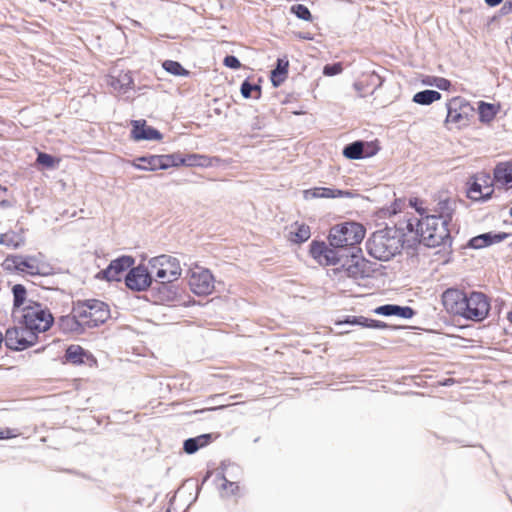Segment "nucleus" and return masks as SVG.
Returning <instances> with one entry per match:
<instances>
[{"mask_svg":"<svg viewBox=\"0 0 512 512\" xmlns=\"http://www.w3.org/2000/svg\"><path fill=\"white\" fill-rule=\"evenodd\" d=\"M441 99V94L435 90H424L413 96V102L420 105H430Z\"/></svg>","mask_w":512,"mask_h":512,"instance_id":"33","label":"nucleus"},{"mask_svg":"<svg viewBox=\"0 0 512 512\" xmlns=\"http://www.w3.org/2000/svg\"><path fill=\"white\" fill-rule=\"evenodd\" d=\"M507 237H508V234L504 233V232H502V233L489 232V233H485V234H481L476 237H473L470 240L469 245L474 249H481V248L490 246L492 244L499 243V242L505 240Z\"/></svg>","mask_w":512,"mask_h":512,"instance_id":"25","label":"nucleus"},{"mask_svg":"<svg viewBox=\"0 0 512 512\" xmlns=\"http://www.w3.org/2000/svg\"><path fill=\"white\" fill-rule=\"evenodd\" d=\"M453 208L451 203L444 201L439 203L438 214L426 215L422 219H409L407 230L416 232L420 241L428 247H436L449 238L448 223L451 221Z\"/></svg>","mask_w":512,"mask_h":512,"instance_id":"1","label":"nucleus"},{"mask_svg":"<svg viewBox=\"0 0 512 512\" xmlns=\"http://www.w3.org/2000/svg\"><path fill=\"white\" fill-rule=\"evenodd\" d=\"M291 12L295 14L299 19L305 20V21H311L312 15L309 11V9L302 5V4H296L291 7Z\"/></svg>","mask_w":512,"mask_h":512,"instance_id":"41","label":"nucleus"},{"mask_svg":"<svg viewBox=\"0 0 512 512\" xmlns=\"http://www.w3.org/2000/svg\"><path fill=\"white\" fill-rule=\"evenodd\" d=\"M58 325L63 332L80 334L84 331L85 326L82 320L77 317L75 307L71 315L60 317Z\"/></svg>","mask_w":512,"mask_h":512,"instance_id":"24","label":"nucleus"},{"mask_svg":"<svg viewBox=\"0 0 512 512\" xmlns=\"http://www.w3.org/2000/svg\"><path fill=\"white\" fill-rule=\"evenodd\" d=\"M464 309L465 312L462 313V317L481 321L488 315L490 304L483 293L473 292L469 296L466 295Z\"/></svg>","mask_w":512,"mask_h":512,"instance_id":"12","label":"nucleus"},{"mask_svg":"<svg viewBox=\"0 0 512 512\" xmlns=\"http://www.w3.org/2000/svg\"><path fill=\"white\" fill-rule=\"evenodd\" d=\"M374 313L382 316H395L402 319H410L414 315L412 308L387 304L374 309Z\"/></svg>","mask_w":512,"mask_h":512,"instance_id":"22","label":"nucleus"},{"mask_svg":"<svg viewBox=\"0 0 512 512\" xmlns=\"http://www.w3.org/2000/svg\"><path fill=\"white\" fill-rule=\"evenodd\" d=\"M472 107L461 97H454L447 103L445 124L449 130L462 129L469 125Z\"/></svg>","mask_w":512,"mask_h":512,"instance_id":"9","label":"nucleus"},{"mask_svg":"<svg viewBox=\"0 0 512 512\" xmlns=\"http://www.w3.org/2000/svg\"><path fill=\"white\" fill-rule=\"evenodd\" d=\"M493 191L490 176L486 173H479L474 177V181L468 190V197L475 201L486 200L491 197Z\"/></svg>","mask_w":512,"mask_h":512,"instance_id":"14","label":"nucleus"},{"mask_svg":"<svg viewBox=\"0 0 512 512\" xmlns=\"http://www.w3.org/2000/svg\"><path fill=\"white\" fill-rule=\"evenodd\" d=\"M506 13H512V0H507L502 8Z\"/></svg>","mask_w":512,"mask_h":512,"instance_id":"48","label":"nucleus"},{"mask_svg":"<svg viewBox=\"0 0 512 512\" xmlns=\"http://www.w3.org/2000/svg\"><path fill=\"white\" fill-rule=\"evenodd\" d=\"M15 319L33 332H46L54 322L50 311L37 302H29L24 309H18Z\"/></svg>","mask_w":512,"mask_h":512,"instance_id":"2","label":"nucleus"},{"mask_svg":"<svg viewBox=\"0 0 512 512\" xmlns=\"http://www.w3.org/2000/svg\"><path fill=\"white\" fill-rule=\"evenodd\" d=\"M108 84L118 95L126 94L133 89V79L130 72L119 71L116 75H111Z\"/></svg>","mask_w":512,"mask_h":512,"instance_id":"20","label":"nucleus"},{"mask_svg":"<svg viewBox=\"0 0 512 512\" xmlns=\"http://www.w3.org/2000/svg\"><path fill=\"white\" fill-rule=\"evenodd\" d=\"M188 284L194 294L206 296L214 291L215 279L209 269L195 265L188 271Z\"/></svg>","mask_w":512,"mask_h":512,"instance_id":"10","label":"nucleus"},{"mask_svg":"<svg viewBox=\"0 0 512 512\" xmlns=\"http://www.w3.org/2000/svg\"><path fill=\"white\" fill-rule=\"evenodd\" d=\"M365 228L357 222H343L331 227L328 235L329 244L335 248L354 246L364 239Z\"/></svg>","mask_w":512,"mask_h":512,"instance_id":"3","label":"nucleus"},{"mask_svg":"<svg viewBox=\"0 0 512 512\" xmlns=\"http://www.w3.org/2000/svg\"><path fill=\"white\" fill-rule=\"evenodd\" d=\"M85 352L79 345H71L67 348L65 358L68 362L73 364L83 363Z\"/></svg>","mask_w":512,"mask_h":512,"instance_id":"38","label":"nucleus"},{"mask_svg":"<svg viewBox=\"0 0 512 512\" xmlns=\"http://www.w3.org/2000/svg\"><path fill=\"white\" fill-rule=\"evenodd\" d=\"M211 441V434H203L195 438H189L184 442V451L193 454L200 448L207 446Z\"/></svg>","mask_w":512,"mask_h":512,"instance_id":"29","label":"nucleus"},{"mask_svg":"<svg viewBox=\"0 0 512 512\" xmlns=\"http://www.w3.org/2000/svg\"><path fill=\"white\" fill-rule=\"evenodd\" d=\"M421 84L423 86H431L436 87L439 90L447 91L451 87V82L443 77L437 76H425L421 79Z\"/></svg>","mask_w":512,"mask_h":512,"instance_id":"36","label":"nucleus"},{"mask_svg":"<svg viewBox=\"0 0 512 512\" xmlns=\"http://www.w3.org/2000/svg\"><path fill=\"white\" fill-rule=\"evenodd\" d=\"M311 237L310 227L303 222H294L286 228V238L294 244L306 242Z\"/></svg>","mask_w":512,"mask_h":512,"instance_id":"21","label":"nucleus"},{"mask_svg":"<svg viewBox=\"0 0 512 512\" xmlns=\"http://www.w3.org/2000/svg\"><path fill=\"white\" fill-rule=\"evenodd\" d=\"M75 312L85 328H93L103 324L110 318V310L106 303L91 299L85 302H78L75 305Z\"/></svg>","mask_w":512,"mask_h":512,"instance_id":"6","label":"nucleus"},{"mask_svg":"<svg viewBox=\"0 0 512 512\" xmlns=\"http://www.w3.org/2000/svg\"><path fill=\"white\" fill-rule=\"evenodd\" d=\"M152 276L148 267L138 265L132 268L125 277L128 288L135 291H144L152 284Z\"/></svg>","mask_w":512,"mask_h":512,"instance_id":"13","label":"nucleus"},{"mask_svg":"<svg viewBox=\"0 0 512 512\" xmlns=\"http://www.w3.org/2000/svg\"><path fill=\"white\" fill-rule=\"evenodd\" d=\"M365 147H369V144H364L363 142L357 141L347 145L343 150V155L348 159H361L366 156H371L375 152L365 151Z\"/></svg>","mask_w":512,"mask_h":512,"instance_id":"27","label":"nucleus"},{"mask_svg":"<svg viewBox=\"0 0 512 512\" xmlns=\"http://www.w3.org/2000/svg\"><path fill=\"white\" fill-rule=\"evenodd\" d=\"M188 167H208L211 166V159L199 154H190L186 157L182 156L181 166Z\"/></svg>","mask_w":512,"mask_h":512,"instance_id":"34","label":"nucleus"},{"mask_svg":"<svg viewBox=\"0 0 512 512\" xmlns=\"http://www.w3.org/2000/svg\"><path fill=\"white\" fill-rule=\"evenodd\" d=\"M353 87H354V89H355L358 93H360V94H361V92H362V90H363V85H362V83H360V82H356V83H354Z\"/></svg>","mask_w":512,"mask_h":512,"instance_id":"52","label":"nucleus"},{"mask_svg":"<svg viewBox=\"0 0 512 512\" xmlns=\"http://www.w3.org/2000/svg\"><path fill=\"white\" fill-rule=\"evenodd\" d=\"M151 273H154L155 279L162 284L171 283L180 278L182 268L177 258L170 255H159L153 257L148 262Z\"/></svg>","mask_w":512,"mask_h":512,"instance_id":"7","label":"nucleus"},{"mask_svg":"<svg viewBox=\"0 0 512 512\" xmlns=\"http://www.w3.org/2000/svg\"><path fill=\"white\" fill-rule=\"evenodd\" d=\"M343 71V66L341 63H335V64H328L325 65L323 68V74L325 76L331 77L338 74H341Z\"/></svg>","mask_w":512,"mask_h":512,"instance_id":"43","label":"nucleus"},{"mask_svg":"<svg viewBox=\"0 0 512 512\" xmlns=\"http://www.w3.org/2000/svg\"><path fill=\"white\" fill-rule=\"evenodd\" d=\"M15 435L12 433L11 429H3L0 430V439H9L14 437Z\"/></svg>","mask_w":512,"mask_h":512,"instance_id":"47","label":"nucleus"},{"mask_svg":"<svg viewBox=\"0 0 512 512\" xmlns=\"http://www.w3.org/2000/svg\"><path fill=\"white\" fill-rule=\"evenodd\" d=\"M3 265L7 270H16L30 275H48L52 270L42 253L8 256Z\"/></svg>","mask_w":512,"mask_h":512,"instance_id":"5","label":"nucleus"},{"mask_svg":"<svg viewBox=\"0 0 512 512\" xmlns=\"http://www.w3.org/2000/svg\"><path fill=\"white\" fill-rule=\"evenodd\" d=\"M331 272L335 279L341 281L345 277L355 280L369 277L372 270L368 261L353 255L346 258L339 267L332 269Z\"/></svg>","mask_w":512,"mask_h":512,"instance_id":"8","label":"nucleus"},{"mask_svg":"<svg viewBox=\"0 0 512 512\" xmlns=\"http://www.w3.org/2000/svg\"><path fill=\"white\" fill-rule=\"evenodd\" d=\"M502 1L503 0H485L486 4L491 7L499 5Z\"/></svg>","mask_w":512,"mask_h":512,"instance_id":"49","label":"nucleus"},{"mask_svg":"<svg viewBox=\"0 0 512 512\" xmlns=\"http://www.w3.org/2000/svg\"><path fill=\"white\" fill-rule=\"evenodd\" d=\"M310 255L323 266L336 265L339 260L337 253L322 241H313L310 244Z\"/></svg>","mask_w":512,"mask_h":512,"instance_id":"16","label":"nucleus"},{"mask_svg":"<svg viewBox=\"0 0 512 512\" xmlns=\"http://www.w3.org/2000/svg\"><path fill=\"white\" fill-rule=\"evenodd\" d=\"M367 249L375 259L388 261L400 251V239L391 235L388 230H380L373 233L368 240Z\"/></svg>","mask_w":512,"mask_h":512,"instance_id":"4","label":"nucleus"},{"mask_svg":"<svg viewBox=\"0 0 512 512\" xmlns=\"http://www.w3.org/2000/svg\"><path fill=\"white\" fill-rule=\"evenodd\" d=\"M510 216H512V208L510 209Z\"/></svg>","mask_w":512,"mask_h":512,"instance_id":"54","label":"nucleus"},{"mask_svg":"<svg viewBox=\"0 0 512 512\" xmlns=\"http://www.w3.org/2000/svg\"><path fill=\"white\" fill-rule=\"evenodd\" d=\"M288 61L279 59L276 69L272 71L271 81L274 86H279L286 78Z\"/></svg>","mask_w":512,"mask_h":512,"instance_id":"37","label":"nucleus"},{"mask_svg":"<svg viewBox=\"0 0 512 512\" xmlns=\"http://www.w3.org/2000/svg\"><path fill=\"white\" fill-rule=\"evenodd\" d=\"M221 481L220 487L225 495H234L238 491L237 483L230 482L225 477H222Z\"/></svg>","mask_w":512,"mask_h":512,"instance_id":"42","label":"nucleus"},{"mask_svg":"<svg viewBox=\"0 0 512 512\" xmlns=\"http://www.w3.org/2000/svg\"><path fill=\"white\" fill-rule=\"evenodd\" d=\"M134 262L135 260L131 256L119 257L113 260L109 266L102 271V274L108 281H118L120 280L121 274L128 268L132 267Z\"/></svg>","mask_w":512,"mask_h":512,"instance_id":"19","label":"nucleus"},{"mask_svg":"<svg viewBox=\"0 0 512 512\" xmlns=\"http://www.w3.org/2000/svg\"><path fill=\"white\" fill-rule=\"evenodd\" d=\"M410 205L413 206L421 216L426 213V209L421 206V203L419 204L417 199L410 200Z\"/></svg>","mask_w":512,"mask_h":512,"instance_id":"46","label":"nucleus"},{"mask_svg":"<svg viewBox=\"0 0 512 512\" xmlns=\"http://www.w3.org/2000/svg\"><path fill=\"white\" fill-rule=\"evenodd\" d=\"M466 294L455 288H449L442 294V304L448 313L461 316L465 312Z\"/></svg>","mask_w":512,"mask_h":512,"instance_id":"15","label":"nucleus"},{"mask_svg":"<svg viewBox=\"0 0 512 512\" xmlns=\"http://www.w3.org/2000/svg\"><path fill=\"white\" fill-rule=\"evenodd\" d=\"M37 162L46 167L54 166V158L46 153H39L37 157Z\"/></svg>","mask_w":512,"mask_h":512,"instance_id":"44","label":"nucleus"},{"mask_svg":"<svg viewBox=\"0 0 512 512\" xmlns=\"http://www.w3.org/2000/svg\"><path fill=\"white\" fill-rule=\"evenodd\" d=\"M14 303H13V316L16 317L18 309H24L25 306L32 302L31 300L26 299V289L21 284H16L12 288Z\"/></svg>","mask_w":512,"mask_h":512,"instance_id":"28","label":"nucleus"},{"mask_svg":"<svg viewBox=\"0 0 512 512\" xmlns=\"http://www.w3.org/2000/svg\"><path fill=\"white\" fill-rule=\"evenodd\" d=\"M25 243L24 237L14 231H9L0 235V244L10 249H18Z\"/></svg>","mask_w":512,"mask_h":512,"instance_id":"30","label":"nucleus"},{"mask_svg":"<svg viewBox=\"0 0 512 512\" xmlns=\"http://www.w3.org/2000/svg\"><path fill=\"white\" fill-rule=\"evenodd\" d=\"M131 165L143 171H156L159 169L156 155L138 157L131 162Z\"/></svg>","mask_w":512,"mask_h":512,"instance_id":"31","label":"nucleus"},{"mask_svg":"<svg viewBox=\"0 0 512 512\" xmlns=\"http://www.w3.org/2000/svg\"><path fill=\"white\" fill-rule=\"evenodd\" d=\"M344 324L357 325L373 329H384L387 327V325L381 321L369 319L364 316H349L344 321H339L336 323L338 326H342Z\"/></svg>","mask_w":512,"mask_h":512,"instance_id":"26","label":"nucleus"},{"mask_svg":"<svg viewBox=\"0 0 512 512\" xmlns=\"http://www.w3.org/2000/svg\"><path fill=\"white\" fill-rule=\"evenodd\" d=\"M224 65L231 69H239L241 67L240 61L235 56H226L224 58Z\"/></svg>","mask_w":512,"mask_h":512,"instance_id":"45","label":"nucleus"},{"mask_svg":"<svg viewBox=\"0 0 512 512\" xmlns=\"http://www.w3.org/2000/svg\"><path fill=\"white\" fill-rule=\"evenodd\" d=\"M392 208H393L392 213L396 214L397 211L401 208V201H395Z\"/></svg>","mask_w":512,"mask_h":512,"instance_id":"50","label":"nucleus"},{"mask_svg":"<svg viewBox=\"0 0 512 512\" xmlns=\"http://www.w3.org/2000/svg\"><path fill=\"white\" fill-rule=\"evenodd\" d=\"M132 131L131 135L135 141H152V140H161L163 138L162 134L156 130L155 128L147 125L145 120H134L131 122Z\"/></svg>","mask_w":512,"mask_h":512,"instance_id":"18","label":"nucleus"},{"mask_svg":"<svg viewBox=\"0 0 512 512\" xmlns=\"http://www.w3.org/2000/svg\"><path fill=\"white\" fill-rule=\"evenodd\" d=\"M163 68L168 73L174 75V76H187L189 72L182 67V65L176 61L172 60H166L163 62Z\"/></svg>","mask_w":512,"mask_h":512,"instance_id":"39","label":"nucleus"},{"mask_svg":"<svg viewBox=\"0 0 512 512\" xmlns=\"http://www.w3.org/2000/svg\"><path fill=\"white\" fill-rule=\"evenodd\" d=\"M354 196V193L351 191L340 190L331 187H314L303 191V198L305 200L353 198Z\"/></svg>","mask_w":512,"mask_h":512,"instance_id":"17","label":"nucleus"},{"mask_svg":"<svg viewBox=\"0 0 512 512\" xmlns=\"http://www.w3.org/2000/svg\"><path fill=\"white\" fill-rule=\"evenodd\" d=\"M158 168L161 170H167L171 167L181 166L182 156L179 153L156 155Z\"/></svg>","mask_w":512,"mask_h":512,"instance_id":"32","label":"nucleus"},{"mask_svg":"<svg viewBox=\"0 0 512 512\" xmlns=\"http://www.w3.org/2000/svg\"><path fill=\"white\" fill-rule=\"evenodd\" d=\"M297 36L301 39L312 40V36L309 33H298Z\"/></svg>","mask_w":512,"mask_h":512,"instance_id":"51","label":"nucleus"},{"mask_svg":"<svg viewBox=\"0 0 512 512\" xmlns=\"http://www.w3.org/2000/svg\"><path fill=\"white\" fill-rule=\"evenodd\" d=\"M507 318L512 323V311L510 313H508Z\"/></svg>","mask_w":512,"mask_h":512,"instance_id":"53","label":"nucleus"},{"mask_svg":"<svg viewBox=\"0 0 512 512\" xmlns=\"http://www.w3.org/2000/svg\"><path fill=\"white\" fill-rule=\"evenodd\" d=\"M495 184L503 188H512V163H499L494 169Z\"/></svg>","mask_w":512,"mask_h":512,"instance_id":"23","label":"nucleus"},{"mask_svg":"<svg viewBox=\"0 0 512 512\" xmlns=\"http://www.w3.org/2000/svg\"><path fill=\"white\" fill-rule=\"evenodd\" d=\"M498 110L499 108L493 104L480 102L478 107L480 121L485 123L491 122L495 118Z\"/></svg>","mask_w":512,"mask_h":512,"instance_id":"35","label":"nucleus"},{"mask_svg":"<svg viewBox=\"0 0 512 512\" xmlns=\"http://www.w3.org/2000/svg\"><path fill=\"white\" fill-rule=\"evenodd\" d=\"M37 342L35 332L24 327H13L6 331L5 344L11 350L21 351L33 346Z\"/></svg>","mask_w":512,"mask_h":512,"instance_id":"11","label":"nucleus"},{"mask_svg":"<svg viewBox=\"0 0 512 512\" xmlns=\"http://www.w3.org/2000/svg\"><path fill=\"white\" fill-rule=\"evenodd\" d=\"M241 94L244 98H259L260 87L258 85H252L247 81H244L241 85Z\"/></svg>","mask_w":512,"mask_h":512,"instance_id":"40","label":"nucleus"}]
</instances>
